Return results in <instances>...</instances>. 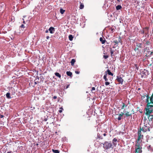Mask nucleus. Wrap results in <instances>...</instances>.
I'll use <instances>...</instances> for the list:
<instances>
[{
  "instance_id": "nucleus-29",
  "label": "nucleus",
  "mask_w": 153,
  "mask_h": 153,
  "mask_svg": "<svg viewBox=\"0 0 153 153\" xmlns=\"http://www.w3.org/2000/svg\"><path fill=\"white\" fill-rule=\"evenodd\" d=\"M152 53H153L152 52H151L150 51H148V54H150V55H149L147 56V54H146V56H151V55H152Z\"/></svg>"
},
{
  "instance_id": "nucleus-55",
  "label": "nucleus",
  "mask_w": 153,
  "mask_h": 153,
  "mask_svg": "<svg viewBox=\"0 0 153 153\" xmlns=\"http://www.w3.org/2000/svg\"><path fill=\"white\" fill-rule=\"evenodd\" d=\"M34 83L35 85L37 84V83L36 82H35Z\"/></svg>"
},
{
  "instance_id": "nucleus-52",
  "label": "nucleus",
  "mask_w": 153,
  "mask_h": 153,
  "mask_svg": "<svg viewBox=\"0 0 153 153\" xmlns=\"http://www.w3.org/2000/svg\"><path fill=\"white\" fill-rule=\"evenodd\" d=\"M59 113H61L62 112V110H59Z\"/></svg>"
},
{
  "instance_id": "nucleus-26",
  "label": "nucleus",
  "mask_w": 153,
  "mask_h": 153,
  "mask_svg": "<svg viewBox=\"0 0 153 153\" xmlns=\"http://www.w3.org/2000/svg\"><path fill=\"white\" fill-rule=\"evenodd\" d=\"M55 75L59 78H60L61 77V76L59 73L56 72L55 73Z\"/></svg>"
},
{
  "instance_id": "nucleus-43",
  "label": "nucleus",
  "mask_w": 153,
  "mask_h": 153,
  "mask_svg": "<svg viewBox=\"0 0 153 153\" xmlns=\"http://www.w3.org/2000/svg\"><path fill=\"white\" fill-rule=\"evenodd\" d=\"M135 67H136V69L137 70H138V67H137V65L135 64Z\"/></svg>"
},
{
  "instance_id": "nucleus-47",
  "label": "nucleus",
  "mask_w": 153,
  "mask_h": 153,
  "mask_svg": "<svg viewBox=\"0 0 153 153\" xmlns=\"http://www.w3.org/2000/svg\"><path fill=\"white\" fill-rule=\"evenodd\" d=\"M69 85H68L66 86V89H67V88H68L69 87Z\"/></svg>"
},
{
  "instance_id": "nucleus-46",
  "label": "nucleus",
  "mask_w": 153,
  "mask_h": 153,
  "mask_svg": "<svg viewBox=\"0 0 153 153\" xmlns=\"http://www.w3.org/2000/svg\"><path fill=\"white\" fill-rule=\"evenodd\" d=\"M57 98V97L56 96H53V98L54 99H56Z\"/></svg>"
},
{
  "instance_id": "nucleus-17",
  "label": "nucleus",
  "mask_w": 153,
  "mask_h": 153,
  "mask_svg": "<svg viewBox=\"0 0 153 153\" xmlns=\"http://www.w3.org/2000/svg\"><path fill=\"white\" fill-rule=\"evenodd\" d=\"M136 47L138 48H142V44L141 43H136Z\"/></svg>"
},
{
  "instance_id": "nucleus-58",
  "label": "nucleus",
  "mask_w": 153,
  "mask_h": 153,
  "mask_svg": "<svg viewBox=\"0 0 153 153\" xmlns=\"http://www.w3.org/2000/svg\"><path fill=\"white\" fill-rule=\"evenodd\" d=\"M113 30H114V29H111V31H113Z\"/></svg>"
},
{
  "instance_id": "nucleus-16",
  "label": "nucleus",
  "mask_w": 153,
  "mask_h": 153,
  "mask_svg": "<svg viewBox=\"0 0 153 153\" xmlns=\"http://www.w3.org/2000/svg\"><path fill=\"white\" fill-rule=\"evenodd\" d=\"M117 139L115 138H114L112 140V143L114 146H116V145H117V143L116 142H117Z\"/></svg>"
},
{
  "instance_id": "nucleus-7",
  "label": "nucleus",
  "mask_w": 153,
  "mask_h": 153,
  "mask_svg": "<svg viewBox=\"0 0 153 153\" xmlns=\"http://www.w3.org/2000/svg\"><path fill=\"white\" fill-rule=\"evenodd\" d=\"M138 137L137 140H140V139H143V135L141 134V130H138Z\"/></svg>"
},
{
  "instance_id": "nucleus-40",
  "label": "nucleus",
  "mask_w": 153,
  "mask_h": 153,
  "mask_svg": "<svg viewBox=\"0 0 153 153\" xmlns=\"http://www.w3.org/2000/svg\"><path fill=\"white\" fill-rule=\"evenodd\" d=\"M103 57L105 59H106L108 58V55H104Z\"/></svg>"
},
{
  "instance_id": "nucleus-56",
  "label": "nucleus",
  "mask_w": 153,
  "mask_h": 153,
  "mask_svg": "<svg viewBox=\"0 0 153 153\" xmlns=\"http://www.w3.org/2000/svg\"><path fill=\"white\" fill-rule=\"evenodd\" d=\"M117 1L119 2H120V0H117Z\"/></svg>"
},
{
  "instance_id": "nucleus-53",
  "label": "nucleus",
  "mask_w": 153,
  "mask_h": 153,
  "mask_svg": "<svg viewBox=\"0 0 153 153\" xmlns=\"http://www.w3.org/2000/svg\"><path fill=\"white\" fill-rule=\"evenodd\" d=\"M23 23L24 24H25V20H24V19H23Z\"/></svg>"
},
{
  "instance_id": "nucleus-42",
  "label": "nucleus",
  "mask_w": 153,
  "mask_h": 153,
  "mask_svg": "<svg viewBox=\"0 0 153 153\" xmlns=\"http://www.w3.org/2000/svg\"><path fill=\"white\" fill-rule=\"evenodd\" d=\"M20 27L23 28H24L25 27L24 26V25L23 24H22L20 26Z\"/></svg>"
},
{
  "instance_id": "nucleus-22",
  "label": "nucleus",
  "mask_w": 153,
  "mask_h": 153,
  "mask_svg": "<svg viewBox=\"0 0 153 153\" xmlns=\"http://www.w3.org/2000/svg\"><path fill=\"white\" fill-rule=\"evenodd\" d=\"M79 3L80 4V5L79 7V8L81 9H83L84 7V4L83 3H81V2H79Z\"/></svg>"
},
{
  "instance_id": "nucleus-35",
  "label": "nucleus",
  "mask_w": 153,
  "mask_h": 153,
  "mask_svg": "<svg viewBox=\"0 0 153 153\" xmlns=\"http://www.w3.org/2000/svg\"><path fill=\"white\" fill-rule=\"evenodd\" d=\"M65 11V10H63L62 8L60 9V12L62 14H63Z\"/></svg>"
},
{
  "instance_id": "nucleus-54",
  "label": "nucleus",
  "mask_w": 153,
  "mask_h": 153,
  "mask_svg": "<svg viewBox=\"0 0 153 153\" xmlns=\"http://www.w3.org/2000/svg\"><path fill=\"white\" fill-rule=\"evenodd\" d=\"M103 135L104 136H105L106 135V134L105 133H104L103 134Z\"/></svg>"
},
{
  "instance_id": "nucleus-45",
  "label": "nucleus",
  "mask_w": 153,
  "mask_h": 153,
  "mask_svg": "<svg viewBox=\"0 0 153 153\" xmlns=\"http://www.w3.org/2000/svg\"><path fill=\"white\" fill-rule=\"evenodd\" d=\"M75 73L77 74H79V72L78 71H75Z\"/></svg>"
},
{
  "instance_id": "nucleus-33",
  "label": "nucleus",
  "mask_w": 153,
  "mask_h": 153,
  "mask_svg": "<svg viewBox=\"0 0 153 153\" xmlns=\"http://www.w3.org/2000/svg\"><path fill=\"white\" fill-rule=\"evenodd\" d=\"M148 149H149V150H150L151 151H152L153 150L152 148V147L151 146V145H149L148 147Z\"/></svg>"
},
{
  "instance_id": "nucleus-2",
  "label": "nucleus",
  "mask_w": 153,
  "mask_h": 153,
  "mask_svg": "<svg viewBox=\"0 0 153 153\" xmlns=\"http://www.w3.org/2000/svg\"><path fill=\"white\" fill-rule=\"evenodd\" d=\"M150 125L149 124H146L142 127V128H140L141 131H143L144 132H146L147 131H150Z\"/></svg>"
},
{
  "instance_id": "nucleus-11",
  "label": "nucleus",
  "mask_w": 153,
  "mask_h": 153,
  "mask_svg": "<svg viewBox=\"0 0 153 153\" xmlns=\"http://www.w3.org/2000/svg\"><path fill=\"white\" fill-rule=\"evenodd\" d=\"M142 141L141 140V141L140 142V140H137L135 143V148L141 147H142L140 146V144L141 143Z\"/></svg>"
},
{
  "instance_id": "nucleus-32",
  "label": "nucleus",
  "mask_w": 153,
  "mask_h": 153,
  "mask_svg": "<svg viewBox=\"0 0 153 153\" xmlns=\"http://www.w3.org/2000/svg\"><path fill=\"white\" fill-rule=\"evenodd\" d=\"M52 151L54 153H59V151L58 150L52 149Z\"/></svg>"
},
{
  "instance_id": "nucleus-23",
  "label": "nucleus",
  "mask_w": 153,
  "mask_h": 153,
  "mask_svg": "<svg viewBox=\"0 0 153 153\" xmlns=\"http://www.w3.org/2000/svg\"><path fill=\"white\" fill-rule=\"evenodd\" d=\"M118 115V117L117 118V119L119 121L120 120L122 119L121 117H123V116L120 114Z\"/></svg>"
},
{
  "instance_id": "nucleus-8",
  "label": "nucleus",
  "mask_w": 153,
  "mask_h": 153,
  "mask_svg": "<svg viewBox=\"0 0 153 153\" xmlns=\"http://www.w3.org/2000/svg\"><path fill=\"white\" fill-rule=\"evenodd\" d=\"M116 49H113L111 48H110V51L111 53V55L112 57H113V56L115 55L116 54H117V53L116 52Z\"/></svg>"
},
{
  "instance_id": "nucleus-21",
  "label": "nucleus",
  "mask_w": 153,
  "mask_h": 153,
  "mask_svg": "<svg viewBox=\"0 0 153 153\" xmlns=\"http://www.w3.org/2000/svg\"><path fill=\"white\" fill-rule=\"evenodd\" d=\"M140 32L141 34H144V33L145 35L147 34V33L144 30H140Z\"/></svg>"
},
{
  "instance_id": "nucleus-57",
  "label": "nucleus",
  "mask_w": 153,
  "mask_h": 153,
  "mask_svg": "<svg viewBox=\"0 0 153 153\" xmlns=\"http://www.w3.org/2000/svg\"><path fill=\"white\" fill-rule=\"evenodd\" d=\"M1 118H2V117H3V115H1Z\"/></svg>"
},
{
  "instance_id": "nucleus-18",
  "label": "nucleus",
  "mask_w": 153,
  "mask_h": 153,
  "mask_svg": "<svg viewBox=\"0 0 153 153\" xmlns=\"http://www.w3.org/2000/svg\"><path fill=\"white\" fill-rule=\"evenodd\" d=\"M105 72H106L107 73V74H108L109 75H111V76H113V74L111 73L110 70H109V69H108L106 71H105Z\"/></svg>"
},
{
  "instance_id": "nucleus-10",
  "label": "nucleus",
  "mask_w": 153,
  "mask_h": 153,
  "mask_svg": "<svg viewBox=\"0 0 153 153\" xmlns=\"http://www.w3.org/2000/svg\"><path fill=\"white\" fill-rule=\"evenodd\" d=\"M142 147L135 148V153H141Z\"/></svg>"
},
{
  "instance_id": "nucleus-13",
  "label": "nucleus",
  "mask_w": 153,
  "mask_h": 153,
  "mask_svg": "<svg viewBox=\"0 0 153 153\" xmlns=\"http://www.w3.org/2000/svg\"><path fill=\"white\" fill-rule=\"evenodd\" d=\"M49 30L51 33H53L55 31V28L53 27H51L49 28Z\"/></svg>"
},
{
  "instance_id": "nucleus-24",
  "label": "nucleus",
  "mask_w": 153,
  "mask_h": 153,
  "mask_svg": "<svg viewBox=\"0 0 153 153\" xmlns=\"http://www.w3.org/2000/svg\"><path fill=\"white\" fill-rule=\"evenodd\" d=\"M68 38L69 40L71 41L73 40L74 37L72 35H69Z\"/></svg>"
},
{
  "instance_id": "nucleus-20",
  "label": "nucleus",
  "mask_w": 153,
  "mask_h": 153,
  "mask_svg": "<svg viewBox=\"0 0 153 153\" xmlns=\"http://www.w3.org/2000/svg\"><path fill=\"white\" fill-rule=\"evenodd\" d=\"M107 73L106 72H105V74L104 76H103V79H104L105 81H108V79L107 78Z\"/></svg>"
},
{
  "instance_id": "nucleus-31",
  "label": "nucleus",
  "mask_w": 153,
  "mask_h": 153,
  "mask_svg": "<svg viewBox=\"0 0 153 153\" xmlns=\"http://www.w3.org/2000/svg\"><path fill=\"white\" fill-rule=\"evenodd\" d=\"M127 105L125 104L124 103H123V105L121 107V109H124V108L126 107Z\"/></svg>"
},
{
  "instance_id": "nucleus-3",
  "label": "nucleus",
  "mask_w": 153,
  "mask_h": 153,
  "mask_svg": "<svg viewBox=\"0 0 153 153\" xmlns=\"http://www.w3.org/2000/svg\"><path fill=\"white\" fill-rule=\"evenodd\" d=\"M112 146V144L110 142L105 141L103 144V147L105 149H108L111 148Z\"/></svg>"
},
{
  "instance_id": "nucleus-38",
  "label": "nucleus",
  "mask_w": 153,
  "mask_h": 153,
  "mask_svg": "<svg viewBox=\"0 0 153 153\" xmlns=\"http://www.w3.org/2000/svg\"><path fill=\"white\" fill-rule=\"evenodd\" d=\"M97 138L98 139H99V140L100 139H102V137H101L100 136V134H97Z\"/></svg>"
},
{
  "instance_id": "nucleus-48",
  "label": "nucleus",
  "mask_w": 153,
  "mask_h": 153,
  "mask_svg": "<svg viewBox=\"0 0 153 153\" xmlns=\"http://www.w3.org/2000/svg\"><path fill=\"white\" fill-rule=\"evenodd\" d=\"M12 152L11 151H10L9 152H7V153H12Z\"/></svg>"
},
{
  "instance_id": "nucleus-15",
  "label": "nucleus",
  "mask_w": 153,
  "mask_h": 153,
  "mask_svg": "<svg viewBox=\"0 0 153 153\" xmlns=\"http://www.w3.org/2000/svg\"><path fill=\"white\" fill-rule=\"evenodd\" d=\"M100 40L102 44H104L106 41L105 38L102 37L100 38Z\"/></svg>"
},
{
  "instance_id": "nucleus-1",
  "label": "nucleus",
  "mask_w": 153,
  "mask_h": 153,
  "mask_svg": "<svg viewBox=\"0 0 153 153\" xmlns=\"http://www.w3.org/2000/svg\"><path fill=\"white\" fill-rule=\"evenodd\" d=\"M146 102L147 103L146 108H145L146 112L145 113L146 115H149L151 114L153 111V104L149 102L148 99H146Z\"/></svg>"
},
{
  "instance_id": "nucleus-49",
  "label": "nucleus",
  "mask_w": 153,
  "mask_h": 153,
  "mask_svg": "<svg viewBox=\"0 0 153 153\" xmlns=\"http://www.w3.org/2000/svg\"><path fill=\"white\" fill-rule=\"evenodd\" d=\"M46 39H49V36H46Z\"/></svg>"
},
{
  "instance_id": "nucleus-37",
  "label": "nucleus",
  "mask_w": 153,
  "mask_h": 153,
  "mask_svg": "<svg viewBox=\"0 0 153 153\" xmlns=\"http://www.w3.org/2000/svg\"><path fill=\"white\" fill-rule=\"evenodd\" d=\"M149 29V28L148 27H145L143 29L146 30H145V31H146V32H147L148 33V31Z\"/></svg>"
},
{
  "instance_id": "nucleus-5",
  "label": "nucleus",
  "mask_w": 153,
  "mask_h": 153,
  "mask_svg": "<svg viewBox=\"0 0 153 153\" xmlns=\"http://www.w3.org/2000/svg\"><path fill=\"white\" fill-rule=\"evenodd\" d=\"M124 76V75L123 74H121L119 76H117V78L116 79L118 82L120 84H123V79L122 78V77Z\"/></svg>"
},
{
  "instance_id": "nucleus-9",
  "label": "nucleus",
  "mask_w": 153,
  "mask_h": 153,
  "mask_svg": "<svg viewBox=\"0 0 153 153\" xmlns=\"http://www.w3.org/2000/svg\"><path fill=\"white\" fill-rule=\"evenodd\" d=\"M146 99H148V101H149V102L151 103L152 104H153V93L150 97H149V95H147L146 96Z\"/></svg>"
},
{
  "instance_id": "nucleus-4",
  "label": "nucleus",
  "mask_w": 153,
  "mask_h": 153,
  "mask_svg": "<svg viewBox=\"0 0 153 153\" xmlns=\"http://www.w3.org/2000/svg\"><path fill=\"white\" fill-rule=\"evenodd\" d=\"M140 74L142 78H146L147 75L149 74V73L148 71L144 69L140 72Z\"/></svg>"
},
{
  "instance_id": "nucleus-50",
  "label": "nucleus",
  "mask_w": 153,
  "mask_h": 153,
  "mask_svg": "<svg viewBox=\"0 0 153 153\" xmlns=\"http://www.w3.org/2000/svg\"><path fill=\"white\" fill-rule=\"evenodd\" d=\"M147 120V118H146V117H144V120Z\"/></svg>"
},
{
  "instance_id": "nucleus-28",
  "label": "nucleus",
  "mask_w": 153,
  "mask_h": 153,
  "mask_svg": "<svg viewBox=\"0 0 153 153\" xmlns=\"http://www.w3.org/2000/svg\"><path fill=\"white\" fill-rule=\"evenodd\" d=\"M122 8V7L120 5H118L116 7V9L117 10H120Z\"/></svg>"
},
{
  "instance_id": "nucleus-27",
  "label": "nucleus",
  "mask_w": 153,
  "mask_h": 153,
  "mask_svg": "<svg viewBox=\"0 0 153 153\" xmlns=\"http://www.w3.org/2000/svg\"><path fill=\"white\" fill-rule=\"evenodd\" d=\"M148 95H146V94H142V95L141 96V99L142 100H143V99H144L146 97V96Z\"/></svg>"
},
{
  "instance_id": "nucleus-14",
  "label": "nucleus",
  "mask_w": 153,
  "mask_h": 153,
  "mask_svg": "<svg viewBox=\"0 0 153 153\" xmlns=\"http://www.w3.org/2000/svg\"><path fill=\"white\" fill-rule=\"evenodd\" d=\"M149 114V115H146L148 116V118L149 120L150 121H152V120L153 118V114Z\"/></svg>"
},
{
  "instance_id": "nucleus-30",
  "label": "nucleus",
  "mask_w": 153,
  "mask_h": 153,
  "mask_svg": "<svg viewBox=\"0 0 153 153\" xmlns=\"http://www.w3.org/2000/svg\"><path fill=\"white\" fill-rule=\"evenodd\" d=\"M10 94L9 93H7L6 94V97L8 99L11 98L10 96Z\"/></svg>"
},
{
  "instance_id": "nucleus-39",
  "label": "nucleus",
  "mask_w": 153,
  "mask_h": 153,
  "mask_svg": "<svg viewBox=\"0 0 153 153\" xmlns=\"http://www.w3.org/2000/svg\"><path fill=\"white\" fill-rule=\"evenodd\" d=\"M150 44V42L149 41H147L146 42V45H149Z\"/></svg>"
},
{
  "instance_id": "nucleus-44",
  "label": "nucleus",
  "mask_w": 153,
  "mask_h": 153,
  "mask_svg": "<svg viewBox=\"0 0 153 153\" xmlns=\"http://www.w3.org/2000/svg\"><path fill=\"white\" fill-rule=\"evenodd\" d=\"M120 114H121L123 116L124 115H125V114L124 113V112H121V113H120Z\"/></svg>"
},
{
  "instance_id": "nucleus-51",
  "label": "nucleus",
  "mask_w": 153,
  "mask_h": 153,
  "mask_svg": "<svg viewBox=\"0 0 153 153\" xmlns=\"http://www.w3.org/2000/svg\"><path fill=\"white\" fill-rule=\"evenodd\" d=\"M48 30H46V31H45V33H48Z\"/></svg>"
},
{
  "instance_id": "nucleus-41",
  "label": "nucleus",
  "mask_w": 153,
  "mask_h": 153,
  "mask_svg": "<svg viewBox=\"0 0 153 153\" xmlns=\"http://www.w3.org/2000/svg\"><path fill=\"white\" fill-rule=\"evenodd\" d=\"M105 84L106 85H109L110 83L106 81V82L105 83Z\"/></svg>"
},
{
  "instance_id": "nucleus-6",
  "label": "nucleus",
  "mask_w": 153,
  "mask_h": 153,
  "mask_svg": "<svg viewBox=\"0 0 153 153\" xmlns=\"http://www.w3.org/2000/svg\"><path fill=\"white\" fill-rule=\"evenodd\" d=\"M117 39H115L113 41V42L115 43V45H117L119 43H120L122 44V41L120 36L117 37Z\"/></svg>"
},
{
  "instance_id": "nucleus-34",
  "label": "nucleus",
  "mask_w": 153,
  "mask_h": 153,
  "mask_svg": "<svg viewBox=\"0 0 153 153\" xmlns=\"http://www.w3.org/2000/svg\"><path fill=\"white\" fill-rule=\"evenodd\" d=\"M134 50L135 52H137V53H138L139 51L140 52V51H139V48L137 47H136L134 49Z\"/></svg>"
},
{
  "instance_id": "nucleus-19",
  "label": "nucleus",
  "mask_w": 153,
  "mask_h": 153,
  "mask_svg": "<svg viewBox=\"0 0 153 153\" xmlns=\"http://www.w3.org/2000/svg\"><path fill=\"white\" fill-rule=\"evenodd\" d=\"M66 74L68 76H69L71 77L72 75V73L70 71H68L66 72Z\"/></svg>"
},
{
  "instance_id": "nucleus-25",
  "label": "nucleus",
  "mask_w": 153,
  "mask_h": 153,
  "mask_svg": "<svg viewBox=\"0 0 153 153\" xmlns=\"http://www.w3.org/2000/svg\"><path fill=\"white\" fill-rule=\"evenodd\" d=\"M75 62V59H72L71 60V65L72 66L74 65V64Z\"/></svg>"
},
{
  "instance_id": "nucleus-36",
  "label": "nucleus",
  "mask_w": 153,
  "mask_h": 153,
  "mask_svg": "<svg viewBox=\"0 0 153 153\" xmlns=\"http://www.w3.org/2000/svg\"><path fill=\"white\" fill-rule=\"evenodd\" d=\"M95 90V88L94 87H93L92 88V89H91V91L92 92V93H94L95 92L94 91Z\"/></svg>"
},
{
  "instance_id": "nucleus-12",
  "label": "nucleus",
  "mask_w": 153,
  "mask_h": 153,
  "mask_svg": "<svg viewBox=\"0 0 153 153\" xmlns=\"http://www.w3.org/2000/svg\"><path fill=\"white\" fill-rule=\"evenodd\" d=\"M125 115L126 117H132V114L131 113H130L129 111H127L125 112Z\"/></svg>"
}]
</instances>
